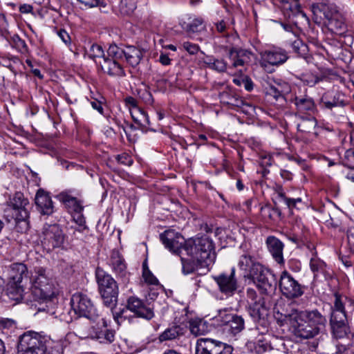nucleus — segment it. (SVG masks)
Wrapping results in <instances>:
<instances>
[{"mask_svg": "<svg viewBox=\"0 0 354 354\" xmlns=\"http://www.w3.org/2000/svg\"><path fill=\"white\" fill-rule=\"evenodd\" d=\"M160 240L173 254L178 256L186 254L189 258L204 262L205 266H209L215 261L213 241L206 236L184 241L180 233L169 230L160 234Z\"/></svg>", "mask_w": 354, "mask_h": 354, "instance_id": "nucleus-1", "label": "nucleus"}, {"mask_svg": "<svg viewBox=\"0 0 354 354\" xmlns=\"http://www.w3.org/2000/svg\"><path fill=\"white\" fill-rule=\"evenodd\" d=\"M294 303L285 304L281 311L277 310L276 319L281 326L287 324L295 335L302 339H309L319 333V328L313 327L305 319V314L298 313Z\"/></svg>", "mask_w": 354, "mask_h": 354, "instance_id": "nucleus-2", "label": "nucleus"}, {"mask_svg": "<svg viewBox=\"0 0 354 354\" xmlns=\"http://www.w3.org/2000/svg\"><path fill=\"white\" fill-rule=\"evenodd\" d=\"M27 278L28 269L25 264L17 263L10 266L6 285V293L10 299L19 301L22 299L24 291V280H27Z\"/></svg>", "mask_w": 354, "mask_h": 354, "instance_id": "nucleus-3", "label": "nucleus"}, {"mask_svg": "<svg viewBox=\"0 0 354 354\" xmlns=\"http://www.w3.org/2000/svg\"><path fill=\"white\" fill-rule=\"evenodd\" d=\"M96 280L99 292L103 303L108 307L117 304L118 288L115 279L102 268H97L95 271Z\"/></svg>", "mask_w": 354, "mask_h": 354, "instance_id": "nucleus-4", "label": "nucleus"}, {"mask_svg": "<svg viewBox=\"0 0 354 354\" xmlns=\"http://www.w3.org/2000/svg\"><path fill=\"white\" fill-rule=\"evenodd\" d=\"M32 281L33 294L39 299H50L55 296L56 288L54 280L45 268H35Z\"/></svg>", "mask_w": 354, "mask_h": 354, "instance_id": "nucleus-5", "label": "nucleus"}, {"mask_svg": "<svg viewBox=\"0 0 354 354\" xmlns=\"http://www.w3.org/2000/svg\"><path fill=\"white\" fill-rule=\"evenodd\" d=\"M46 337L35 332L29 331L20 336L17 345V354H46Z\"/></svg>", "mask_w": 354, "mask_h": 354, "instance_id": "nucleus-6", "label": "nucleus"}, {"mask_svg": "<svg viewBox=\"0 0 354 354\" xmlns=\"http://www.w3.org/2000/svg\"><path fill=\"white\" fill-rule=\"evenodd\" d=\"M66 236L57 224H45L42 229L41 245L48 252L63 249Z\"/></svg>", "mask_w": 354, "mask_h": 354, "instance_id": "nucleus-7", "label": "nucleus"}, {"mask_svg": "<svg viewBox=\"0 0 354 354\" xmlns=\"http://www.w3.org/2000/svg\"><path fill=\"white\" fill-rule=\"evenodd\" d=\"M71 308L74 313L80 317H84L95 321L98 314L91 299L85 295L77 292L71 299Z\"/></svg>", "mask_w": 354, "mask_h": 354, "instance_id": "nucleus-8", "label": "nucleus"}, {"mask_svg": "<svg viewBox=\"0 0 354 354\" xmlns=\"http://www.w3.org/2000/svg\"><path fill=\"white\" fill-rule=\"evenodd\" d=\"M214 319L220 325L225 326V330L232 336L241 333L245 328V321L242 316L232 313L226 308L219 310Z\"/></svg>", "mask_w": 354, "mask_h": 354, "instance_id": "nucleus-9", "label": "nucleus"}, {"mask_svg": "<svg viewBox=\"0 0 354 354\" xmlns=\"http://www.w3.org/2000/svg\"><path fill=\"white\" fill-rule=\"evenodd\" d=\"M263 294L273 292L277 288V278L268 268L263 266L250 278Z\"/></svg>", "mask_w": 354, "mask_h": 354, "instance_id": "nucleus-10", "label": "nucleus"}, {"mask_svg": "<svg viewBox=\"0 0 354 354\" xmlns=\"http://www.w3.org/2000/svg\"><path fill=\"white\" fill-rule=\"evenodd\" d=\"M232 351L231 346L210 338H199L196 344V354H232Z\"/></svg>", "mask_w": 354, "mask_h": 354, "instance_id": "nucleus-11", "label": "nucleus"}, {"mask_svg": "<svg viewBox=\"0 0 354 354\" xmlns=\"http://www.w3.org/2000/svg\"><path fill=\"white\" fill-rule=\"evenodd\" d=\"M279 288L281 293L289 299L298 298L304 294L301 286L286 271L281 274Z\"/></svg>", "mask_w": 354, "mask_h": 354, "instance_id": "nucleus-12", "label": "nucleus"}, {"mask_svg": "<svg viewBox=\"0 0 354 354\" xmlns=\"http://www.w3.org/2000/svg\"><path fill=\"white\" fill-rule=\"evenodd\" d=\"M127 308L138 317L148 320L154 316L152 308L137 297H130L127 299Z\"/></svg>", "mask_w": 354, "mask_h": 354, "instance_id": "nucleus-13", "label": "nucleus"}, {"mask_svg": "<svg viewBox=\"0 0 354 354\" xmlns=\"http://www.w3.org/2000/svg\"><path fill=\"white\" fill-rule=\"evenodd\" d=\"M221 292L230 294L237 289V281L235 278V269L233 268L230 274L221 273L213 277Z\"/></svg>", "mask_w": 354, "mask_h": 354, "instance_id": "nucleus-14", "label": "nucleus"}, {"mask_svg": "<svg viewBox=\"0 0 354 354\" xmlns=\"http://www.w3.org/2000/svg\"><path fill=\"white\" fill-rule=\"evenodd\" d=\"M311 8L314 15L322 13L327 21L340 13L337 6L329 0H323L320 3H313Z\"/></svg>", "mask_w": 354, "mask_h": 354, "instance_id": "nucleus-15", "label": "nucleus"}, {"mask_svg": "<svg viewBox=\"0 0 354 354\" xmlns=\"http://www.w3.org/2000/svg\"><path fill=\"white\" fill-rule=\"evenodd\" d=\"M321 102L328 109L343 107L346 105L345 95L337 91H327L322 95Z\"/></svg>", "mask_w": 354, "mask_h": 354, "instance_id": "nucleus-16", "label": "nucleus"}, {"mask_svg": "<svg viewBox=\"0 0 354 354\" xmlns=\"http://www.w3.org/2000/svg\"><path fill=\"white\" fill-rule=\"evenodd\" d=\"M330 324L333 335L337 339L344 337L349 332L346 315L330 317Z\"/></svg>", "mask_w": 354, "mask_h": 354, "instance_id": "nucleus-17", "label": "nucleus"}, {"mask_svg": "<svg viewBox=\"0 0 354 354\" xmlns=\"http://www.w3.org/2000/svg\"><path fill=\"white\" fill-rule=\"evenodd\" d=\"M288 56L285 50L281 49H274L272 50H266L261 53L262 65L266 66V63L270 65H280L286 62Z\"/></svg>", "mask_w": 354, "mask_h": 354, "instance_id": "nucleus-18", "label": "nucleus"}, {"mask_svg": "<svg viewBox=\"0 0 354 354\" xmlns=\"http://www.w3.org/2000/svg\"><path fill=\"white\" fill-rule=\"evenodd\" d=\"M266 243L275 261L279 264H283L284 263L283 255V243L274 236H268L266 239Z\"/></svg>", "mask_w": 354, "mask_h": 354, "instance_id": "nucleus-19", "label": "nucleus"}, {"mask_svg": "<svg viewBox=\"0 0 354 354\" xmlns=\"http://www.w3.org/2000/svg\"><path fill=\"white\" fill-rule=\"evenodd\" d=\"M250 52L241 48H231L228 53V58L232 64L229 68L243 66L245 63L249 62Z\"/></svg>", "mask_w": 354, "mask_h": 354, "instance_id": "nucleus-20", "label": "nucleus"}, {"mask_svg": "<svg viewBox=\"0 0 354 354\" xmlns=\"http://www.w3.org/2000/svg\"><path fill=\"white\" fill-rule=\"evenodd\" d=\"M238 266L239 268L248 272V276L250 278L253 274L261 269L262 265L257 262L254 258L249 254H242L239 260Z\"/></svg>", "mask_w": 354, "mask_h": 354, "instance_id": "nucleus-21", "label": "nucleus"}, {"mask_svg": "<svg viewBox=\"0 0 354 354\" xmlns=\"http://www.w3.org/2000/svg\"><path fill=\"white\" fill-rule=\"evenodd\" d=\"M100 64L102 70L111 76L122 77L125 75L122 63L120 62L112 60L109 57H104L103 62H100Z\"/></svg>", "mask_w": 354, "mask_h": 354, "instance_id": "nucleus-22", "label": "nucleus"}, {"mask_svg": "<svg viewBox=\"0 0 354 354\" xmlns=\"http://www.w3.org/2000/svg\"><path fill=\"white\" fill-rule=\"evenodd\" d=\"M35 203L42 214L50 215L53 212V201L50 196L44 190L37 191L35 196Z\"/></svg>", "mask_w": 354, "mask_h": 354, "instance_id": "nucleus-23", "label": "nucleus"}, {"mask_svg": "<svg viewBox=\"0 0 354 354\" xmlns=\"http://www.w3.org/2000/svg\"><path fill=\"white\" fill-rule=\"evenodd\" d=\"M353 301L338 293L335 294L334 306L332 308L330 317H339V315H346V306L353 308Z\"/></svg>", "mask_w": 354, "mask_h": 354, "instance_id": "nucleus-24", "label": "nucleus"}, {"mask_svg": "<svg viewBox=\"0 0 354 354\" xmlns=\"http://www.w3.org/2000/svg\"><path fill=\"white\" fill-rule=\"evenodd\" d=\"M104 328H95L91 339H95L100 343L109 344L114 341L115 331L106 328L107 324L104 319H102Z\"/></svg>", "mask_w": 354, "mask_h": 354, "instance_id": "nucleus-25", "label": "nucleus"}, {"mask_svg": "<svg viewBox=\"0 0 354 354\" xmlns=\"http://www.w3.org/2000/svg\"><path fill=\"white\" fill-rule=\"evenodd\" d=\"M298 313L305 314V319L313 327H317L319 332L324 328L327 322L326 317L317 310L310 312L298 310Z\"/></svg>", "mask_w": 354, "mask_h": 354, "instance_id": "nucleus-26", "label": "nucleus"}, {"mask_svg": "<svg viewBox=\"0 0 354 354\" xmlns=\"http://www.w3.org/2000/svg\"><path fill=\"white\" fill-rule=\"evenodd\" d=\"M248 313L254 319L259 320L263 318L268 312L265 305L264 298H259L257 301L251 303L248 306Z\"/></svg>", "mask_w": 354, "mask_h": 354, "instance_id": "nucleus-27", "label": "nucleus"}, {"mask_svg": "<svg viewBox=\"0 0 354 354\" xmlns=\"http://www.w3.org/2000/svg\"><path fill=\"white\" fill-rule=\"evenodd\" d=\"M143 50L133 46H129L125 48V54L124 61H126L133 67L136 66L140 62L143 57Z\"/></svg>", "mask_w": 354, "mask_h": 354, "instance_id": "nucleus-28", "label": "nucleus"}, {"mask_svg": "<svg viewBox=\"0 0 354 354\" xmlns=\"http://www.w3.org/2000/svg\"><path fill=\"white\" fill-rule=\"evenodd\" d=\"M131 115L133 121L139 126L142 130L149 128L150 122L147 113L140 107L130 109Z\"/></svg>", "mask_w": 354, "mask_h": 354, "instance_id": "nucleus-29", "label": "nucleus"}, {"mask_svg": "<svg viewBox=\"0 0 354 354\" xmlns=\"http://www.w3.org/2000/svg\"><path fill=\"white\" fill-rule=\"evenodd\" d=\"M57 198L63 203L68 208L71 209L75 213L80 214L83 211V206L80 201L76 198L73 197L67 192H62L57 196Z\"/></svg>", "mask_w": 354, "mask_h": 354, "instance_id": "nucleus-30", "label": "nucleus"}, {"mask_svg": "<svg viewBox=\"0 0 354 354\" xmlns=\"http://www.w3.org/2000/svg\"><path fill=\"white\" fill-rule=\"evenodd\" d=\"M326 25L330 31L337 35H342L346 30L345 20L341 12L328 20Z\"/></svg>", "mask_w": 354, "mask_h": 354, "instance_id": "nucleus-31", "label": "nucleus"}, {"mask_svg": "<svg viewBox=\"0 0 354 354\" xmlns=\"http://www.w3.org/2000/svg\"><path fill=\"white\" fill-rule=\"evenodd\" d=\"M109 265L113 270L116 273L121 274L126 270V264L123 257L117 250H113L109 259Z\"/></svg>", "mask_w": 354, "mask_h": 354, "instance_id": "nucleus-32", "label": "nucleus"}, {"mask_svg": "<svg viewBox=\"0 0 354 354\" xmlns=\"http://www.w3.org/2000/svg\"><path fill=\"white\" fill-rule=\"evenodd\" d=\"M310 268L314 274V278L319 277V276L325 277L326 274V263L318 258L315 254L310 258Z\"/></svg>", "mask_w": 354, "mask_h": 354, "instance_id": "nucleus-33", "label": "nucleus"}, {"mask_svg": "<svg viewBox=\"0 0 354 354\" xmlns=\"http://www.w3.org/2000/svg\"><path fill=\"white\" fill-rule=\"evenodd\" d=\"M293 103L299 112L312 111L315 109L314 102L308 97H295Z\"/></svg>", "mask_w": 354, "mask_h": 354, "instance_id": "nucleus-34", "label": "nucleus"}, {"mask_svg": "<svg viewBox=\"0 0 354 354\" xmlns=\"http://www.w3.org/2000/svg\"><path fill=\"white\" fill-rule=\"evenodd\" d=\"M182 261L183 272L185 274L192 273L198 267L206 266L203 261H198L197 259H185L183 255L180 256Z\"/></svg>", "mask_w": 354, "mask_h": 354, "instance_id": "nucleus-35", "label": "nucleus"}, {"mask_svg": "<svg viewBox=\"0 0 354 354\" xmlns=\"http://www.w3.org/2000/svg\"><path fill=\"white\" fill-rule=\"evenodd\" d=\"M183 328L180 326L174 325L167 328L159 337L161 342L172 340L183 334Z\"/></svg>", "mask_w": 354, "mask_h": 354, "instance_id": "nucleus-36", "label": "nucleus"}, {"mask_svg": "<svg viewBox=\"0 0 354 354\" xmlns=\"http://www.w3.org/2000/svg\"><path fill=\"white\" fill-rule=\"evenodd\" d=\"M276 200L279 203L286 205L288 209H291L295 207L297 203L301 202V198H291L286 196L285 193L281 189H279L277 192Z\"/></svg>", "mask_w": 354, "mask_h": 354, "instance_id": "nucleus-37", "label": "nucleus"}, {"mask_svg": "<svg viewBox=\"0 0 354 354\" xmlns=\"http://www.w3.org/2000/svg\"><path fill=\"white\" fill-rule=\"evenodd\" d=\"M181 28L187 32H196L203 28V19L202 18H194L190 22L181 21Z\"/></svg>", "mask_w": 354, "mask_h": 354, "instance_id": "nucleus-38", "label": "nucleus"}, {"mask_svg": "<svg viewBox=\"0 0 354 354\" xmlns=\"http://www.w3.org/2000/svg\"><path fill=\"white\" fill-rule=\"evenodd\" d=\"M317 125V121L315 118H301V121L297 123L298 131L305 133H309L315 129Z\"/></svg>", "mask_w": 354, "mask_h": 354, "instance_id": "nucleus-39", "label": "nucleus"}, {"mask_svg": "<svg viewBox=\"0 0 354 354\" xmlns=\"http://www.w3.org/2000/svg\"><path fill=\"white\" fill-rule=\"evenodd\" d=\"M205 64L211 69L215 70L219 73L226 72L229 66L224 59L207 58Z\"/></svg>", "mask_w": 354, "mask_h": 354, "instance_id": "nucleus-40", "label": "nucleus"}, {"mask_svg": "<svg viewBox=\"0 0 354 354\" xmlns=\"http://www.w3.org/2000/svg\"><path fill=\"white\" fill-rule=\"evenodd\" d=\"M95 327L88 323L78 324L75 328V335L81 339L92 338Z\"/></svg>", "mask_w": 354, "mask_h": 354, "instance_id": "nucleus-41", "label": "nucleus"}, {"mask_svg": "<svg viewBox=\"0 0 354 354\" xmlns=\"http://www.w3.org/2000/svg\"><path fill=\"white\" fill-rule=\"evenodd\" d=\"M107 54V57L122 63L124 59L125 48H122L115 44H111L108 48Z\"/></svg>", "mask_w": 354, "mask_h": 354, "instance_id": "nucleus-42", "label": "nucleus"}, {"mask_svg": "<svg viewBox=\"0 0 354 354\" xmlns=\"http://www.w3.org/2000/svg\"><path fill=\"white\" fill-rule=\"evenodd\" d=\"M77 1L83 5L86 8H93L99 7L102 12L107 13V3L106 0H77Z\"/></svg>", "mask_w": 354, "mask_h": 354, "instance_id": "nucleus-43", "label": "nucleus"}, {"mask_svg": "<svg viewBox=\"0 0 354 354\" xmlns=\"http://www.w3.org/2000/svg\"><path fill=\"white\" fill-rule=\"evenodd\" d=\"M28 205V199L25 198L23 194L21 192H17L9 202V205H10L14 210L26 207Z\"/></svg>", "mask_w": 354, "mask_h": 354, "instance_id": "nucleus-44", "label": "nucleus"}, {"mask_svg": "<svg viewBox=\"0 0 354 354\" xmlns=\"http://www.w3.org/2000/svg\"><path fill=\"white\" fill-rule=\"evenodd\" d=\"M136 8V0H121L120 5V11L124 15H129L133 12Z\"/></svg>", "mask_w": 354, "mask_h": 354, "instance_id": "nucleus-45", "label": "nucleus"}, {"mask_svg": "<svg viewBox=\"0 0 354 354\" xmlns=\"http://www.w3.org/2000/svg\"><path fill=\"white\" fill-rule=\"evenodd\" d=\"M15 217L17 223H24V227L28 228V223L27 220L29 217V212L26 207H23L21 209H15Z\"/></svg>", "mask_w": 354, "mask_h": 354, "instance_id": "nucleus-46", "label": "nucleus"}, {"mask_svg": "<svg viewBox=\"0 0 354 354\" xmlns=\"http://www.w3.org/2000/svg\"><path fill=\"white\" fill-rule=\"evenodd\" d=\"M294 37L295 39L291 41L292 49L298 55H304L308 50V46L296 35Z\"/></svg>", "mask_w": 354, "mask_h": 354, "instance_id": "nucleus-47", "label": "nucleus"}, {"mask_svg": "<svg viewBox=\"0 0 354 354\" xmlns=\"http://www.w3.org/2000/svg\"><path fill=\"white\" fill-rule=\"evenodd\" d=\"M190 332L195 336L201 335L205 330V324L201 320L190 322Z\"/></svg>", "mask_w": 354, "mask_h": 354, "instance_id": "nucleus-48", "label": "nucleus"}, {"mask_svg": "<svg viewBox=\"0 0 354 354\" xmlns=\"http://www.w3.org/2000/svg\"><path fill=\"white\" fill-rule=\"evenodd\" d=\"M87 54L88 56L93 59H95V58L104 59V57H105L102 46L98 44L91 45Z\"/></svg>", "mask_w": 354, "mask_h": 354, "instance_id": "nucleus-49", "label": "nucleus"}, {"mask_svg": "<svg viewBox=\"0 0 354 354\" xmlns=\"http://www.w3.org/2000/svg\"><path fill=\"white\" fill-rule=\"evenodd\" d=\"M142 277L146 283L150 285H156L158 281L151 271L143 266Z\"/></svg>", "mask_w": 354, "mask_h": 354, "instance_id": "nucleus-50", "label": "nucleus"}, {"mask_svg": "<svg viewBox=\"0 0 354 354\" xmlns=\"http://www.w3.org/2000/svg\"><path fill=\"white\" fill-rule=\"evenodd\" d=\"M183 48L190 55H196L199 50V46L197 44L189 41L184 42Z\"/></svg>", "mask_w": 354, "mask_h": 354, "instance_id": "nucleus-51", "label": "nucleus"}, {"mask_svg": "<svg viewBox=\"0 0 354 354\" xmlns=\"http://www.w3.org/2000/svg\"><path fill=\"white\" fill-rule=\"evenodd\" d=\"M247 298L248 306L251 303H254L258 301L259 298H263L261 296H259L257 294V292L252 288H248L247 290Z\"/></svg>", "mask_w": 354, "mask_h": 354, "instance_id": "nucleus-52", "label": "nucleus"}, {"mask_svg": "<svg viewBox=\"0 0 354 354\" xmlns=\"http://www.w3.org/2000/svg\"><path fill=\"white\" fill-rule=\"evenodd\" d=\"M14 321L8 318H0V330L8 329L14 326Z\"/></svg>", "mask_w": 354, "mask_h": 354, "instance_id": "nucleus-53", "label": "nucleus"}, {"mask_svg": "<svg viewBox=\"0 0 354 354\" xmlns=\"http://www.w3.org/2000/svg\"><path fill=\"white\" fill-rule=\"evenodd\" d=\"M57 35L60 39L66 44L69 45L71 44V37L68 33L64 29H60L57 31Z\"/></svg>", "mask_w": 354, "mask_h": 354, "instance_id": "nucleus-54", "label": "nucleus"}, {"mask_svg": "<svg viewBox=\"0 0 354 354\" xmlns=\"http://www.w3.org/2000/svg\"><path fill=\"white\" fill-rule=\"evenodd\" d=\"M116 160H118V162L123 165H130L133 162V160H131V157L126 153L118 155L116 156Z\"/></svg>", "mask_w": 354, "mask_h": 354, "instance_id": "nucleus-55", "label": "nucleus"}, {"mask_svg": "<svg viewBox=\"0 0 354 354\" xmlns=\"http://www.w3.org/2000/svg\"><path fill=\"white\" fill-rule=\"evenodd\" d=\"M12 41L15 46L19 49H23L26 47L25 41L21 39L17 35H14L12 37Z\"/></svg>", "mask_w": 354, "mask_h": 354, "instance_id": "nucleus-56", "label": "nucleus"}, {"mask_svg": "<svg viewBox=\"0 0 354 354\" xmlns=\"http://www.w3.org/2000/svg\"><path fill=\"white\" fill-rule=\"evenodd\" d=\"M303 82H304L305 84H306L309 86H313L318 82V79H317V77L313 76V75H311V76L305 75L303 78Z\"/></svg>", "mask_w": 354, "mask_h": 354, "instance_id": "nucleus-57", "label": "nucleus"}, {"mask_svg": "<svg viewBox=\"0 0 354 354\" xmlns=\"http://www.w3.org/2000/svg\"><path fill=\"white\" fill-rule=\"evenodd\" d=\"M347 239L351 250L354 252V230L348 232Z\"/></svg>", "mask_w": 354, "mask_h": 354, "instance_id": "nucleus-58", "label": "nucleus"}, {"mask_svg": "<svg viewBox=\"0 0 354 354\" xmlns=\"http://www.w3.org/2000/svg\"><path fill=\"white\" fill-rule=\"evenodd\" d=\"M91 106L97 110L100 113H103V108L102 106V103L100 101L94 100L91 102Z\"/></svg>", "mask_w": 354, "mask_h": 354, "instance_id": "nucleus-59", "label": "nucleus"}, {"mask_svg": "<svg viewBox=\"0 0 354 354\" xmlns=\"http://www.w3.org/2000/svg\"><path fill=\"white\" fill-rule=\"evenodd\" d=\"M159 61L164 66L169 65L171 63V59H169V57L164 53L160 54L159 57Z\"/></svg>", "mask_w": 354, "mask_h": 354, "instance_id": "nucleus-60", "label": "nucleus"}, {"mask_svg": "<svg viewBox=\"0 0 354 354\" xmlns=\"http://www.w3.org/2000/svg\"><path fill=\"white\" fill-rule=\"evenodd\" d=\"M21 13H30L32 11V6L29 4H23L19 7Z\"/></svg>", "mask_w": 354, "mask_h": 354, "instance_id": "nucleus-61", "label": "nucleus"}, {"mask_svg": "<svg viewBox=\"0 0 354 354\" xmlns=\"http://www.w3.org/2000/svg\"><path fill=\"white\" fill-rule=\"evenodd\" d=\"M270 93L273 95V96L278 100L280 97H283L282 93L275 87H270Z\"/></svg>", "mask_w": 354, "mask_h": 354, "instance_id": "nucleus-62", "label": "nucleus"}, {"mask_svg": "<svg viewBox=\"0 0 354 354\" xmlns=\"http://www.w3.org/2000/svg\"><path fill=\"white\" fill-rule=\"evenodd\" d=\"M215 25L217 31L219 32H223L226 29V24L223 20L217 22Z\"/></svg>", "mask_w": 354, "mask_h": 354, "instance_id": "nucleus-63", "label": "nucleus"}, {"mask_svg": "<svg viewBox=\"0 0 354 354\" xmlns=\"http://www.w3.org/2000/svg\"><path fill=\"white\" fill-rule=\"evenodd\" d=\"M243 84L244 85L245 90L248 91H251L253 88L252 82L247 77L244 78V80L243 81Z\"/></svg>", "mask_w": 354, "mask_h": 354, "instance_id": "nucleus-64", "label": "nucleus"}]
</instances>
